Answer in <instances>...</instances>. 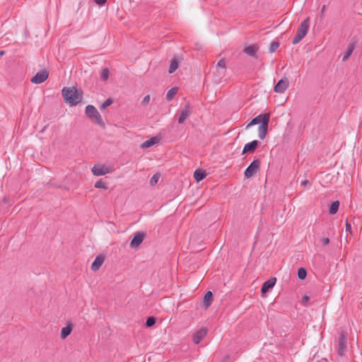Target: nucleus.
I'll return each instance as SVG.
<instances>
[{
  "instance_id": "a211bd4d",
  "label": "nucleus",
  "mask_w": 362,
  "mask_h": 362,
  "mask_svg": "<svg viewBox=\"0 0 362 362\" xmlns=\"http://www.w3.org/2000/svg\"><path fill=\"white\" fill-rule=\"evenodd\" d=\"M160 139L157 136H153L146 141H145L144 143L141 144V148H150L152 146L159 143Z\"/></svg>"
},
{
  "instance_id": "412c9836",
  "label": "nucleus",
  "mask_w": 362,
  "mask_h": 362,
  "mask_svg": "<svg viewBox=\"0 0 362 362\" xmlns=\"http://www.w3.org/2000/svg\"><path fill=\"white\" fill-rule=\"evenodd\" d=\"M213 301V293L211 291H207L203 298V305L205 308H208Z\"/></svg>"
},
{
  "instance_id": "9d476101",
  "label": "nucleus",
  "mask_w": 362,
  "mask_h": 362,
  "mask_svg": "<svg viewBox=\"0 0 362 362\" xmlns=\"http://www.w3.org/2000/svg\"><path fill=\"white\" fill-rule=\"evenodd\" d=\"M146 237V234L144 232H136L134 233L132 240L130 242V247L132 248L139 247Z\"/></svg>"
},
{
  "instance_id": "9b49d317",
  "label": "nucleus",
  "mask_w": 362,
  "mask_h": 362,
  "mask_svg": "<svg viewBox=\"0 0 362 362\" xmlns=\"http://www.w3.org/2000/svg\"><path fill=\"white\" fill-rule=\"evenodd\" d=\"M276 282V278L271 277L266 281H264L261 288V292L262 295L266 294L269 289L272 288Z\"/></svg>"
},
{
  "instance_id": "c9c22d12",
  "label": "nucleus",
  "mask_w": 362,
  "mask_h": 362,
  "mask_svg": "<svg viewBox=\"0 0 362 362\" xmlns=\"http://www.w3.org/2000/svg\"><path fill=\"white\" fill-rule=\"evenodd\" d=\"M95 4L99 5V6H103L104 5L107 0H94Z\"/></svg>"
},
{
  "instance_id": "dca6fc26",
  "label": "nucleus",
  "mask_w": 362,
  "mask_h": 362,
  "mask_svg": "<svg viewBox=\"0 0 362 362\" xmlns=\"http://www.w3.org/2000/svg\"><path fill=\"white\" fill-rule=\"evenodd\" d=\"M269 123V122H267V121L264 120V122H262L259 126L258 136L260 139H264L266 137V136L267 134V132H268Z\"/></svg>"
},
{
  "instance_id": "473e14b6",
  "label": "nucleus",
  "mask_w": 362,
  "mask_h": 362,
  "mask_svg": "<svg viewBox=\"0 0 362 362\" xmlns=\"http://www.w3.org/2000/svg\"><path fill=\"white\" fill-rule=\"evenodd\" d=\"M159 178H160V175H158V174L153 175L151 177V178L150 179V185H156L158 182Z\"/></svg>"
},
{
  "instance_id": "5701e85b",
  "label": "nucleus",
  "mask_w": 362,
  "mask_h": 362,
  "mask_svg": "<svg viewBox=\"0 0 362 362\" xmlns=\"http://www.w3.org/2000/svg\"><path fill=\"white\" fill-rule=\"evenodd\" d=\"M73 329V324L68 322L67 325L63 327L61 330V338L62 339H66L71 332Z\"/></svg>"
},
{
  "instance_id": "ddd939ff",
  "label": "nucleus",
  "mask_w": 362,
  "mask_h": 362,
  "mask_svg": "<svg viewBox=\"0 0 362 362\" xmlns=\"http://www.w3.org/2000/svg\"><path fill=\"white\" fill-rule=\"evenodd\" d=\"M258 144L259 141L257 140H254L250 143L246 144L243 148L242 154L255 152L258 146Z\"/></svg>"
},
{
  "instance_id": "72a5a7b5",
  "label": "nucleus",
  "mask_w": 362,
  "mask_h": 362,
  "mask_svg": "<svg viewBox=\"0 0 362 362\" xmlns=\"http://www.w3.org/2000/svg\"><path fill=\"white\" fill-rule=\"evenodd\" d=\"M150 99H151V97L149 95H146L144 99L142 100L141 101V105L143 106H146V105L148 104L149 101H150Z\"/></svg>"
},
{
  "instance_id": "423d86ee",
  "label": "nucleus",
  "mask_w": 362,
  "mask_h": 362,
  "mask_svg": "<svg viewBox=\"0 0 362 362\" xmlns=\"http://www.w3.org/2000/svg\"><path fill=\"white\" fill-rule=\"evenodd\" d=\"M49 73L47 70H40L31 78V82L35 84L42 83L47 79Z\"/></svg>"
},
{
  "instance_id": "6e6552de",
  "label": "nucleus",
  "mask_w": 362,
  "mask_h": 362,
  "mask_svg": "<svg viewBox=\"0 0 362 362\" xmlns=\"http://www.w3.org/2000/svg\"><path fill=\"white\" fill-rule=\"evenodd\" d=\"M192 114V107L189 103H186L185 107L180 111L179 117H178V123L183 124L185 121Z\"/></svg>"
},
{
  "instance_id": "7c9ffc66",
  "label": "nucleus",
  "mask_w": 362,
  "mask_h": 362,
  "mask_svg": "<svg viewBox=\"0 0 362 362\" xmlns=\"http://www.w3.org/2000/svg\"><path fill=\"white\" fill-rule=\"evenodd\" d=\"M114 100L112 98H107L100 107V110H104L107 107L111 105L113 103Z\"/></svg>"
},
{
  "instance_id": "4468645a",
  "label": "nucleus",
  "mask_w": 362,
  "mask_h": 362,
  "mask_svg": "<svg viewBox=\"0 0 362 362\" xmlns=\"http://www.w3.org/2000/svg\"><path fill=\"white\" fill-rule=\"evenodd\" d=\"M207 329L206 328H202L197 331L193 335V341L194 344H198L206 336Z\"/></svg>"
},
{
  "instance_id": "4c0bfd02",
  "label": "nucleus",
  "mask_w": 362,
  "mask_h": 362,
  "mask_svg": "<svg viewBox=\"0 0 362 362\" xmlns=\"http://www.w3.org/2000/svg\"><path fill=\"white\" fill-rule=\"evenodd\" d=\"M322 243L324 245H327L329 243V238H323L322 239Z\"/></svg>"
},
{
  "instance_id": "c85d7f7f",
  "label": "nucleus",
  "mask_w": 362,
  "mask_h": 362,
  "mask_svg": "<svg viewBox=\"0 0 362 362\" xmlns=\"http://www.w3.org/2000/svg\"><path fill=\"white\" fill-rule=\"evenodd\" d=\"M109 74H110V71L107 68L103 69L101 74H100L101 79L103 81H107L109 78Z\"/></svg>"
},
{
  "instance_id": "cd10ccee",
  "label": "nucleus",
  "mask_w": 362,
  "mask_h": 362,
  "mask_svg": "<svg viewBox=\"0 0 362 362\" xmlns=\"http://www.w3.org/2000/svg\"><path fill=\"white\" fill-rule=\"evenodd\" d=\"M156 318L155 317H153V316L148 317H147L146 321V326L147 327H152L153 325H154L156 324Z\"/></svg>"
},
{
  "instance_id": "f03ea898",
  "label": "nucleus",
  "mask_w": 362,
  "mask_h": 362,
  "mask_svg": "<svg viewBox=\"0 0 362 362\" xmlns=\"http://www.w3.org/2000/svg\"><path fill=\"white\" fill-rule=\"evenodd\" d=\"M86 115L91 120H95V124H98L103 129H105V124L103 122L102 117L95 106L93 105H88L86 107Z\"/></svg>"
},
{
  "instance_id": "f704fd0d",
  "label": "nucleus",
  "mask_w": 362,
  "mask_h": 362,
  "mask_svg": "<svg viewBox=\"0 0 362 362\" xmlns=\"http://www.w3.org/2000/svg\"><path fill=\"white\" fill-rule=\"evenodd\" d=\"M310 300V297L308 296H304L303 297V299H302V303L304 305H306V303L308 302V300Z\"/></svg>"
},
{
  "instance_id": "2eb2a0df",
  "label": "nucleus",
  "mask_w": 362,
  "mask_h": 362,
  "mask_svg": "<svg viewBox=\"0 0 362 362\" xmlns=\"http://www.w3.org/2000/svg\"><path fill=\"white\" fill-rule=\"evenodd\" d=\"M258 45L256 44H253L245 47L243 49V52L250 57H254L257 58V52L258 51Z\"/></svg>"
},
{
  "instance_id": "6ab92c4d",
  "label": "nucleus",
  "mask_w": 362,
  "mask_h": 362,
  "mask_svg": "<svg viewBox=\"0 0 362 362\" xmlns=\"http://www.w3.org/2000/svg\"><path fill=\"white\" fill-rule=\"evenodd\" d=\"M356 47V42H351L349 44L346 51L344 52L342 57V61L346 62L353 53Z\"/></svg>"
},
{
  "instance_id": "7ed1b4c3",
  "label": "nucleus",
  "mask_w": 362,
  "mask_h": 362,
  "mask_svg": "<svg viewBox=\"0 0 362 362\" xmlns=\"http://www.w3.org/2000/svg\"><path fill=\"white\" fill-rule=\"evenodd\" d=\"M310 26V18H306L298 26L297 33L294 36L292 44L296 45L307 35Z\"/></svg>"
},
{
  "instance_id": "a878e982",
  "label": "nucleus",
  "mask_w": 362,
  "mask_h": 362,
  "mask_svg": "<svg viewBox=\"0 0 362 362\" xmlns=\"http://www.w3.org/2000/svg\"><path fill=\"white\" fill-rule=\"evenodd\" d=\"M177 88H170L168 93H167V95H166V100L168 101H170L173 99L174 96L177 94Z\"/></svg>"
},
{
  "instance_id": "393cba45",
  "label": "nucleus",
  "mask_w": 362,
  "mask_h": 362,
  "mask_svg": "<svg viewBox=\"0 0 362 362\" xmlns=\"http://www.w3.org/2000/svg\"><path fill=\"white\" fill-rule=\"evenodd\" d=\"M339 207V201L333 202L331 204L329 209V214L332 215L335 214L338 211Z\"/></svg>"
},
{
  "instance_id": "f3484780",
  "label": "nucleus",
  "mask_w": 362,
  "mask_h": 362,
  "mask_svg": "<svg viewBox=\"0 0 362 362\" xmlns=\"http://www.w3.org/2000/svg\"><path fill=\"white\" fill-rule=\"evenodd\" d=\"M92 172L94 175H104L109 173L108 169L104 165H95L92 168Z\"/></svg>"
},
{
  "instance_id": "4be33fe9",
  "label": "nucleus",
  "mask_w": 362,
  "mask_h": 362,
  "mask_svg": "<svg viewBox=\"0 0 362 362\" xmlns=\"http://www.w3.org/2000/svg\"><path fill=\"white\" fill-rule=\"evenodd\" d=\"M206 175V170L202 169H197L194 173V177L197 182L203 180Z\"/></svg>"
},
{
  "instance_id": "a19ab883",
  "label": "nucleus",
  "mask_w": 362,
  "mask_h": 362,
  "mask_svg": "<svg viewBox=\"0 0 362 362\" xmlns=\"http://www.w3.org/2000/svg\"><path fill=\"white\" fill-rule=\"evenodd\" d=\"M4 53H5V52L4 50L0 51V55H3Z\"/></svg>"
},
{
  "instance_id": "e433bc0d",
  "label": "nucleus",
  "mask_w": 362,
  "mask_h": 362,
  "mask_svg": "<svg viewBox=\"0 0 362 362\" xmlns=\"http://www.w3.org/2000/svg\"><path fill=\"white\" fill-rule=\"evenodd\" d=\"M346 230L348 232H351V225L349 223L348 220L346 221Z\"/></svg>"
},
{
  "instance_id": "20e7f679",
  "label": "nucleus",
  "mask_w": 362,
  "mask_h": 362,
  "mask_svg": "<svg viewBox=\"0 0 362 362\" xmlns=\"http://www.w3.org/2000/svg\"><path fill=\"white\" fill-rule=\"evenodd\" d=\"M260 170L259 159H255L247 166L244 172V176L247 178L252 177Z\"/></svg>"
},
{
  "instance_id": "58836bf2",
  "label": "nucleus",
  "mask_w": 362,
  "mask_h": 362,
  "mask_svg": "<svg viewBox=\"0 0 362 362\" xmlns=\"http://www.w3.org/2000/svg\"><path fill=\"white\" fill-rule=\"evenodd\" d=\"M300 185L303 186H307V185H310V182L308 180H305L301 182Z\"/></svg>"
},
{
  "instance_id": "f257e3e1",
  "label": "nucleus",
  "mask_w": 362,
  "mask_h": 362,
  "mask_svg": "<svg viewBox=\"0 0 362 362\" xmlns=\"http://www.w3.org/2000/svg\"><path fill=\"white\" fill-rule=\"evenodd\" d=\"M62 94L64 100L71 106L78 105L83 99V92L77 90L76 88L64 87L62 90Z\"/></svg>"
},
{
  "instance_id": "0eeeda50",
  "label": "nucleus",
  "mask_w": 362,
  "mask_h": 362,
  "mask_svg": "<svg viewBox=\"0 0 362 362\" xmlns=\"http://www.w3.org/2000/svg\"><path fill=\"white\" fill-rule=\"evenodd\" d=\"M289 86V81L286 77L282 78L279 80L274 87V90L278 93H283Z\"/></svg>"
},
{
  "instance_id": "aec40b11",
  "label": "nucleus",
  "mask_w": 362,
  "mask_h": 362,
  "mask_svg": "<svg viewBox=\"0 0 362 362\" xmlns=\"http://www.w3.org/2000/svg\"><path fill=\"white\" fill-rule=\"evenodd\" d=\"M104 262V257L102 256H97L91 264V269L94 272L99 269Z\"/></svg>"
},
{
  "instance_id": "b1692460",
  "label": "nucleus",
  "mask_w": 362,
  "mask_h": 362,
  "mask_svg": "<svg viewBox=\"0 0 362 362\" xmlns=\"http://www.w3.org/2000/svg\"><path fill=\"white\" fill-rule=\"evenodd\" d=\"M216 70L220 75L224 76L226 70V61L224 59H221L218 61L216 65Z\"/></svg>"
},
{
  "instance_id": "f8f14e48",
  "label": "nucleus",
  "mask_w": 362,
  "mask_h": 362,
  "mask_svg": "<svg viewBox=\"0 0 362 362\" xmlns=\"http://www.w3.org/2000/svg\"><path fill=\"white\" fill-rule=\"evenodd\" d=\"M182 60V57L178 55H175L170 62V66L168 69L169 74L174 73L177 69L179 67V64Z\"/></svg>"
},
{
  "instance_id": "ea45409f",
  "label": "nucleus",
  "mask_w": 362,
  "mask_h": 362,
  "mask_svg": "<svg viewBox=\"0 0 362 362\" xmlns=\"http://www.w3.org/2000/svg\"><path fill=\"white\" fill-rule=\"evenodd\" d=\"M326 6L323 5L321 9V15H322L325 11Z\"/></svg>"
},
{
  "instance_id": "c756f323",
  "label": "nucleus",
  "mask_w": 362,
  "mask_h": 362,
  "mask_svg": "<svg viewBox=\"0 0 362 362\" xmlns=\"http://www.w3.org/2000/svg\"><path fill=\"white\" fill-rule=\"evenodd\" d=\"M279 42H277V41H272L270 44V46H269V52L271 53H273L277 49L278 47H279Z\"/></svg>"
},
{
  "instance_id": "bb28decb",
  "label": "nucleus",
  "mask_w": 362,
  "mask_h": 362,
  "mask_svg": "<svg viewBox=\"0 0 362 362\" xmlns=\"http://www.w3.org/2000/svg\"><path fill=\"white\" fill-rule=\"evenodd\" d=\"M307 271L305 268L300 267L298 270V277L300 280H303L306 278Z\"/></svg>"
},
{
  "instance_id": "1a4fd4ad",
  "label": "nucleus",
  "mask_w": 362,
  "mask_h": 362,
  "mask_svg": "<svg viewBox=\"0 0 362 362\" xmlns=\"http://www.w3.org/2000/svg\"><path fill=\"white\" fill-rule=\"evenodd\" d=\"M269 118H270V115L269 113L259 115L258 116L254 117L250 121V122L249 124H247V125L246 126V129L250 127L252 125H255L257 124H261L262 122H264V120L267 121V122H269Z\"/></svg>"
},
{
  "instance_id": "39448f33",
  "label": "nucleus",
  "mask_w": 362,
  "mask_h": 362,
  "mask_svg": "<svg viewBox=\"0 0 362 362\" xmlns=\"http://www.w3.org/2000/svg\"><path fill=\"white\" fill-rule=\"evenodd\" d=\"M346 351V338L344 332L340 333V335L338 339V346H337V354L338 355L342 356L345 354Z\"/></svg>"
},
{
  "instance_id": "2f4dec72",
  "label": "nucleus",
  "mask_w": 362,
  "mask_h": 362,
  "mask_svg": "<svg viewBox=\"0 0 362 362\" xmlns=\"http://www.w3.org/2000/svg\"><path fill=\"white\" fill-rule=\"evenodd\" d=\"M94 186H95V188H103V189H107V184L105 182H104L102 180H100L97 181L95 183Z\"/></svg>"
}]
</instances>
